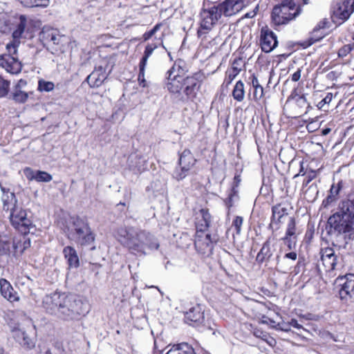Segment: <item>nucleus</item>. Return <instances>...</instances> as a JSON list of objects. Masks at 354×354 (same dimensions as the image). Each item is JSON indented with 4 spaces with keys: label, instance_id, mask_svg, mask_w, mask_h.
<instances>
[{
    "label": "nucleus",
    "instance_id": "f3484780",
    "mask_svg": "<svg viewBox=\"0 0 354 354\" xmlns=\"http://www.w3.org/2000/svg\"><path fill=\"white\" fill-rule=\"evenodd\" d=\"M274 241V238L268 237L263 243L256 257L258 263H267L271 260L275 251L274 243H272Z\"/></svg>",
    "mask_w": 354,
    "mask_h": 354
},
{
    "label": "nucleus",
    "instance_id": "69168bd1",
    "mask_svg": "<svg viewBox=\"0 0 354 354\" xmlns=\"http://www.w3.org/2000/svg\"><path fill=\"white\" fill-rule=\"evenodd\" d=\"M154 35L152 33V32L151 31V30L148 32H146L144 33L143 35V39H144V41H147L149 40L151 37H152Z\"/></svg>",
    "mask_w": 354,
    "mask_h": 354
},
{
    "label": "nucleus",
    "instance_id": "49530a36",
    "mask_svg": "<svg viewBox=\"0 0 354 354\" xmlns=\"http://www.w3.org/2000/svg\"><path fill=\"white\" fill-rule=\"evenodd\" d=\"M252 88L253 93L252 99L255 102H258L263 96V88L262 86H259L254 87Z\"/></svg>",
    "mask_w": 354,
    "mask_h": 354
},
{
    "label": "nucleus",
    "instance_id": "393cba45",
    "mask_svg": "<svg viewBox=\"0 0 354 354\" xmlns=\"http://www.w3.org/2000/svg\"><path fill=\"white\" fill-rule=\"evenodd\" d=\"M64 258L67 260L69 268H77L80 266V259L75 249L72 246H66L63 249Z\"/></svg>",
    "mask_w": 354,
    "mask_h": 354
},
{
    "label": "nucleus",
    "instance_id": "4be33fe9",
    "mask_svg": "<svg viewBox=\"0 0 354 354\" xmlns=\"http://www.w3.org/2000/svg\"><path fill=\"white\" fill-rule=\"evenodd\" d=\"M184 313L186 322L199 323L204 318L203 308L201 305L198 304L186 308Z\"/></svg>",
    "mask_w": 354,
    "mask_h": 354
},
{
    "label": "nucleus",
    "instance_id": "6e6d98bb",
    "mask_svg": "<svg viewBox=\"0 0 354 354\" xmlns=\"http://www.w3.org/2000/svg\"><path fill=\"white\" fill-rule=\"evenodd\" d=\"M145 67H143L142 71H141V64H139L138 81L140 82V84L145 82Z\"/></svg>",
    "mask_w": 354,
    "mask_h": 354
},
{
    "label": "nucleus",
    "instance_id": "f704fd0d",
    "mask_svg": "<svg viewBox=\"0 0 354 354\" xmlns=\"http://www.w3.org/2000/svg\"><path fill=\"white\" fill-rule=\"evenodd\" d=\"M27 19L24 15H21L19 17V23L18 24L16 30L12 32V38L19 40L22 34L24 32L26 26Z\"/></svg>",
    "mask_w": 354,
    "mask_h": 354
},
{
    "label": "nucleus",
    "instance_id": "f03ea898",
    "mask_svg": "<svg viewBox=\"0 0 354 354\" xmlns=\"http://www.w3.org/2000/svg\"><path fill=\"white\" fill-rule=\"evenodd\" d=\"M68 239L74 242L82 250H95V234L92 230L88 221L80 216L73 217L66 228Z\"/></svg>",
    "mask_w": 354,
    "mask_h": 354
},
{
    "label": "nucleus",
    "instance_id": "4d7b16f0",
    "mask_svg": "<svg viewBox=\"0 0 354 354\" xmlns=\"http://www.w3.org/2000/svg\"><path fill=\"white\" fill-rule=\"evenodd\" d=\"M234 198L232 196H229L224 201L226 206L227 207L228 209H230L234 205Z\"/></svg>",
    "mask_w": 354,
    "mask_h": 354
},
{
    "label": "nucleus",
    "instance_id": "20e7f679",
    "mask_svg": "<svg viewBox=\"0 0 354 354\" xmlns=\"http://www.w3.org/2000/svg\"><path fill=\"white\" fill-rule=\"evenodd\" d=\"M158 248L159 243L152 234L138 229L133 238H131V243L127 247L131 253L140 255L146 254V249L157 250Z\"/></svg>",
    "mask_w": 354,
    "mask_h": 354
},
{
    "label": "nucleus",
    "instance_id": "a19ab883",
    "mask_svg": "<svg viewBox=\"0 0 354 354\" xmlns=\"http://www.w3.org/2000/svg\"><path fill=\"white\" fill-rule=\"evenodd\" d=\"M10 81L6 80L0 75V97H3L8 94Z\"/></svg>",
    "mask_w": 354,
    "mask_h": 354
},
{
    "label": "nucleus",
    "instance_id": "72a5a7b5",
    "mask_svg": "<svg viewBox=\"0 0 354 354\" xmlns=\"http://www.w3.org/2000/svg\"><path fill=\"white\" fill-rule=\"evenodd\" d=\"M292 94L290 97H292L295 100L296 105L301 110H304V113H307L308 110L312 109V106H310V103L307 102L306 97L305 95H295V97H292Z\"/></svg>",
    "mask_w": 354,
    "mask_h": 354
},
{
    "label": "nucleus",
    "instance_id": "7ed1b4c3",
    "mask_svg": "<svg viewBox=\"0 0 354 354\" xmlns=\"http://www.w3.org/2000/svg\"><path fill=\"white\" fill-rule=\"evenodd\" d=\"M327 234L333 241H345L348 235L354 233V223L349 212L342 209V201L339 205V211L331 215L326 227Z\"/></svg>",
    "mask_w": 354,
    "mask_h": 354
},
{
    "label": "nucleus",
    "instance_id": "423d86ee",
    "mask_svg": "<svg viewBox=\"0 0 354 354\" xmlns=\"http://www.w3.org/2000/svg\"><path fill=\"white\" fill-rule=\"evenodd\" d=\"M20 41L13 39L6 44L8 54L0 55V66L12 74H18L21 71L22 65L17 57L18 47Z\"/></svg>",
    "mask_w": 354,
    "mask_h": 354
},
{
    "label": "nucleus",
    "instance_id": "412c9836",
    "mask_svg": "<svg viewBox=\"0 0 354 354\" xmlns=\"http://www.w3.org/2000/svg\"><path fill=\"white\" fill-rule=\"evenodd\" d=\"M107 75L104 69L102 66H100L95 68V69L87 76L85 82L89 84L90 87L97 88L102 85Z\"/></svg>",
    "mask_w": 354,
    "mask_h": 354
},
{
    "label": "nucleus",
    "instance_id": "ea45409f",
    "mask_svg": "<svg viewBox=\"0 0 354 354\" xmlns=\"http://www.w3.org/2000/svg\"><path fill=\"white\" fill-rule=\"evenodd\" d=\"M342 209L349 212L354 223V198L342 201Z\"/></svg>",
    "mask_w": 354,
    "mask_h": 354
},
{
    "label": "nucleus",
    "instance_id": "6ab92c4d",
    "mask_svg": "<svg viewBox=\"0 0 354 354\" xmlns=\"http://www.w3.org/2000/svg\"><path fill=\"white\" fill-rule=\"evenodd\" d=\"M278 41L275 34L270 30H261V46L265 53L271 52L277 46Z\"/></svg>",
    "mask_w": 354,
    "mask_h": 354
},
{
    "label": "nucleus",
    "instance_id": "c756f323",
    "mask_svg": "<svg viewBox=\"0 0 354 354\" xmlns=\"http://www.w3.org/2000/svg\"><path fill=\"white\" fill-rule=\"evenodd\" d=\"M9 98L13 100L15 103L23 104L27 101L28 98V93L18 87H14L10 94Z\"/></svg>",
    "mask_w": 354,
    "mask_h": 354
},
{
    "label": "nucleus",
    "instance_id": "cd10ccee",
    "mask_svg": "<svg viewBox=\"0 0 354 354\" xmlns=\"http://www.w3.org/2000/svg\"><path fill=\"white\" fill-rule=\"evenodd\" d=\"M3 209L5 211H10L12 207L17 206V199L14 192L8 190L7 194H2Z\"/></svg>",
    "mask_w": 354,
    "mask_h": 354
},
{
    "label": "nucleus",
    "instance_id": "6e6552de",
    "mask_svg": "<svg viewBox=\"0 0 354 354\" xmlns=\"http://www.w3.org/2000/svg\"><path fill=\"white\" fill-rule=\"evenodd\" d=\"M201 21L200 28L197 31L199 38L205 39L206 35L213 28L217 21L221 18L216 5L209 8H203L201 12Z\"/></svg>",
    "mask_w": 354,
    "mask_h": 354
},
{
    "label": "nucleus",
    "instance_id": "3c124183",
    "mask_svg": "<svg viewBox=\"0 0 354 354\" xmlns=\"http://www.w3.org/2000/svg\"><path fill=\"white\" fill-rule=\"evenodd\" d=\"M243 221V217L237 216L232 222V225L235 227L237 234L241 233Z\"/></svg>",
    "mask_w": 354,
    "mask_h": 354
},
{
    "label": "nucleus",
    "instance_id": "4468645a",
    "mask_svg": "<svg viewBox=\"0 0 354 354\" xmlns=\"http://www.w3.org/2000/svg\"><path fill=\"white\" fill-rule=\"evenodd\" d=\"M288 214V205L286 203H278L272 207V216L268 228L274 232L280 228L283 218Z\"/></svg>",
    "mask_w": 354,
    "mask_h": 354
},
{
    "label": "nucleus",
    "instance_id": "864d4df0",
    "mask_svg": "<svg viewBox=\"0 0 354 354\" xmlns=\"http://www.w3.org/2000/svg\"><path fill=\"white\" fill-rule=\"evenodd\" d=\"M249 79L251 80L250 84L252 88L262 86L260 85L259 80L254 74H252Z\"/></svg>",
    "mask_w": 354,
    "mask_h": 354
},
{
    "label": "nucleus",
    "instance_id": "f257e3e1",
    "mask_svg": "<svg viewBox=\"0 0 354 354\" xmlns=\"http://www.w3.org/2000/svg\"><path fill=\"white\" fill-rule=\"evenodd\" d=\"M44 303L49 314L65 322L78 320L81 315H85L89 310L86 301L74 295L61 294L57 291L47 295Z\"/></svg>",
    "mask_w": 354,
    "mask_h": 354
},
{
    "label": "nucleus",
    "instance_id": "f8f14e48",
    "mask_svg": "<svg viewBox=\"0 0 354 354\" xmlns=\"http://www.w3.org/2000/svg\"><path fill=\"white\" fill-rule=\"evenodd\" d=\"M10 331L13 338L22 346L32 349L35 346V339L31 337V328H26L21 324L10 325Z\"/></svg>",
    "mask_w": 354,
    "mask_h": 354
},
{
    "label": "nucleus",
    "instance_id": "338daca9",
    "mask_svg": "<svg viewBox=\"0 0 354 354\" xmlns=\"http://www.w3.org/2000/svg\"><path fill=\"white\" fill-rule=\"evenodd\" d=\"M27 84L26 80L21 79L18 81L17 84L15 86V87H18L19 88H22L23 86H26Z\"/></svg>",
    "mask_w": 354,
    "mask_h": 354
},
{
    "label": "nucleus",
    "instance_id": "79ce46f5",
    "mask_svg": "<svg viewBox=\"0 0 354 354\" xmlns=\"http://www.w3.org/2000/svg\"><path fill=\"white\" fill-rule=\"evenodd\" d=\"M55 85L52 82L39 80L38 82V89L41 91L49 92L54 89Z\"/></svg>",
    "mask_w": 354,
    "mask_h": 354
},
{
    "label": "nucleus",
    "instance_id": "bf43d9fd",
    "mask_svg": "<svg viewBox=\"0 0 354 354\" xmlns=\"http://www.w3.org/2000/svg\"><path fill=\"white\" fill-rule=\"evenodd\" d=\"M259 9V7L258 6H256L255 8L251 11V12H247L246 14H245V15L243 16V18H253L256 14H257V11Z\"/></svg>",
    "mask_w": 354,
    "mask_h": 354
},
{
    "label": "nucleus",
    "instance_id": "39448f33",
    "mask_svg": "<svg viewBox=\"0 0 354 354\" xmlns=\"http://www.w3.org/2000/svg\"><path fill=\"white\" fill-rule=\"evenodd\" d=\"M301 8L294 2H282L275 6L272 12V20L274 25L280 26L288 24L301 14Z\"/></svg>",
    "mask_w": 354,
    "mask_h": 354
},
{
    "label": "nucleus",
    "instance_id": "aec40b11",
    "mask_svg": "<svg viewBox=\"0 0 354 354\" xmlns=\"http://www.w3.org/2000/svg\"><path fill=\"white\" fill-rule=\"evenodd\" d=\"M138 229L133 227L121 226L115 232V239L124 248L131 243V238L136 235Z\"/></svg>",
    "mask_w": 354,
    "mask_h": 354
},
{
    "label": "nucleus",
    "instance_id": "a878e982",
    "mask_svg": "<svg viewBox=\"0 0 354 354\" xmlns=\"http://www.w3.org/2000/svg\"><path fill=\"white\" fill-rule=\"evenodd\" d=\"M297 236V227L296 221L295 217H289L288 222L287 223L286 232L285 236L282 238V240L288 244V247L290 248V243L292 240L295 239Z\"/></svg>",
    "mask_w": 354,
    "mask_h": 354
},
{
    "label": "nucleus",
    "instance_id": "e433bc0d",
    "mask_svg": "<svg viewBox=\"0 0 354 354\" xmlns=\"http://www.w3.org/2000/svg\"><path fill=\"white\" fill-rule=\"evenodd\" d=\"M241 63V59H236L234 60L232 65L231 71L228 73L229 83H230L241 71L240 67Z\"/></svg>",
    "mask_w": 354,
    "mask_h": 354
},
{
    "label": "nucleus",
    "instance_id": "1a4fd4ad",
    "mask_svg": "<svg viewBox=\"0 0 354 354\" xmlns=\"http://www.w3.org/2000/svg\"><path fill=\"white\" fill-rule=\"evenodd\" d=\"M10 212L11 225L21 233L28 234L33 225L32 221L27 217L26 211L17 205L12 207Z\"/></svg>",
    "mask_w": 354,
    "mask_h": 354
},
{
    "label": "nucleus",
    "instance_id": "bb28decb",
    "mask_svg": "<svg viewBox=\"0 0 354 354\" xmlns=\"http://www.w3.org/2000/svg\"><path fill=\"white\" fill-rule=\"evenodd\" d=\"M343 187V182L342 180L339 181L337 185H332L330 189V194L323 201L322 205L325 207L329 205L333 202L336 201L337 196H338L340 190Z\"/></svg>",
    "mask_w": 354,
    "mask_h": 354
},
{
    "label": "nucleus",
    "instance_id": "473e14b6",
    "mask_svg": "<svg viewBox=\"0 0 354 354\" xmlns=\"http://www.w3.org/2000/svg\"><path fill=\"white\" fill-rule=\"evenodd\" d=\"M0 292L6 300L11 303L18 301L20 299V294L15 289H0Z\"/></svg>",
    "mask_w": 354,
    "mask_h": 354
},
{
    "label": "nucleus",
    "instance_id": "13d9d810",
    "mask_svg": "<svg viewBox=\"0 0 354 354\" xmlns=\"http://www.w3.org/2000/svg\"><path fill=\"white\" fill-rule=\"evenodd\" d=\"M301 71L299 68L296 72H295L291 76L292 81H293V82L299 81L301 77Z\"/></svg>",
    "mask_w": 354,
    "mask_h": 354
},
{
    "label": "nucleus",
    "instance_id": "774afa93",
    "mask_svg": "<svg viewBox=\"0 0 354 354\" xmlns=\"http://www.w3.org/2000/svg\"><path fill=\"white\" fill-rule=\"evenodd\" d=\"M182 348H171L167 352L166 354H180Z\"/></svg>",
    "mask_w": 354,
    "mask_h": 354
},
{
    "label": "nucleus",
    "instance_id": "0eeeda50",
    "mask_svg": "<svg viewBox=\"0 0 354 354\" xmlns=\"http://www.w3.org/2000/svg\"><path fill=\"white\" fill-rule=\"evenodd\" d=\"M354 12V0H337L331 6L330 19L339 26L347 21Z\"/></svg>",
    "mask_w": 354,
    "mask_h": 354
},
{
    "label": "nucleus",
    "instance_id": "0e129e2a",
    "mask_svg": "<svg viewBox=\"0 0 354 354\" xmlns=\"http://www.w3.org/2000/svg\"><path fill=\"white\" fill-rule=\"evenodd\" d=\"M229 196H232L234 198H238V189L237 187H232V188L230 190V192L229 194Z\"/></svg>",
    "mask_w": 354,
    "mask_h": 354
},
{
    "label": "nucleus",
    "instance_id": "b1692460",
    "mask_svg": "<svg viewBox=\"0 0 354 354\" xmlns=\"http://www.w3.org/2000/svg\"><path fill=\"white\" fill-rule=\"evenodd\" d=\"M30 247V241L25 236L14 238L12 242V248L13 256L17 257L24 253V252Z\"/></svg>",
    "mask_w": 354,
    "mask_h": 354
},
{
    "label": "nucleus",
    "instance_id": "5fc2aeb1",
    "mask_svg": "<svg viewBox=\"0 0 354 354\" xmlns=\"http://www.w3.org/2000/svg\"><path fill=\"white\" fill-rule=\"evenodd\" d=\"M180 354H195L194 349L189 346L188 345H185L181 349Z\"/></svg>",
    "mask_w": 354,
    "mask_h": 354
},
{
    "label": "nucleus",
    "instance_id": "5701e85b",
    "mask_svg": "<svg viewBox=\"0 0 354 354\" xmlns=\"http://www.w3.org/2000/svg\"><path fill=\"white\" fill-rule=\"evenodd\" d=\"M199 215L201 218L198 217L196 218V232L203 233L209 227L212 223V216L209 209L206 208L201 209Z\"/></svg>",
    "mask_w": 354,
    "mask_h": 354
},
{
    "label": "nucleus",
    "instance_id": "2f4dec72",
    "mask_svg": "<svg viewBox=\"0 0 354 354\" xmlns=\"http://www.w3.org/2000/svg\"><path fill=\"white\" fill-rule=\"evenodd\" d=\"M233 98L237 102H242L245 97V88L244 84L241 80L238 81L233 90H232Z\"/></svg>",
    "mask_w": 354,
    "mask_h": 354
},
{
    "label": "nucleus",
    "instance_id": "680f3d73",
    "mask_svg": "<svg viewBox=\"0 0 354 354\" xmlns=\"http://www.w3.org/2000/svg\"><path fill=\"white\" fill-rule=\"evenodd\" d=\"M289 325L297 329L303 328L302 326L299 324L295 319H291V321L289 322Z\"/></svg>",
    "mask_w": 354,
    "mask_h": 354
},
{
    "label": "nucleus",
    "instance_id": "e2e57ef3",
    "mask_svg": "<svg viewBox=\"0 0 354 354\" xmlns=\"http://www.w3.org/2000/svg\"><path fill=\"white\" fill-rule=\"evenodd\" d=\"M284 257L287 258V259H290L293 261H295L297 259V254L295 252H291L286 254Z\"/></svg>",
    "mask_w": 354,
    "mask_h": 354
},
{
    "label": "nucleus",
    "instance_id": "603ef678",
    "mask_svg": "<svg viewBox=\"0 0 354 354\" xmlns=\"http://www.w3.org/2000/svg\"><path fill=\"white\" fill-rule=\"evenodd\" d=\"M24 173L28 180H35L37 171H34L30 167H26L24 170Z\"/></svg>",
    "mask_w": 354,
    "mask_h": 354
},
{
    "label": "nucleus",
    "instance_id": "a18cd8bd",
    "mask_svg": "<svg viewBox=\"0 0 354 354\" xmlns=\"http://www.w3.org/2000/svg\"><path fill=\"white\" fill-rule=\"evenodd\" d=\"M330 22L328 19L324 18L317 23L313 30V33H315L322 29L329 28Z\"/></svg>",
    "mask_w": 354,
    "mask_h": 354
},
{
    "label": "nucleus",
    "instance_id": "9d476101",
    "mask_svg": "<svg viewBox=\"0 0 354 354\" xmlns=\"http://www.w3.org/2000/svg\"><path fill=\"white\" fill-rule=\"evenodd\" d=\"M205 78V75L201 72L196 73L192 76L185 77L183 93L186 97L182 96L180 100L185 101L189 99L193 100L195 98Z\"/></svg>",
    "mask_w": 354,
    "mask_h": 354
},
{
    "label": "nucleus",
    "instance_id": "7c9ffc66",
    "mask_svg": "<svg viewBox=\"0 0 354 354\" xmlns=\"http://www.w3.org/2000/svg\"><path fill=\"white\" fill-rule=\"evenodd\" d=\"M335 284L339 288H354V274H348L338 277L335 281Z\"/></svg>",
    "mask_w": 354,
    "mask_h": 354
},
{
    "label": "nucleus",
    "instance_id": "ddd939ff",
    "mask_svg": "<svg viewBox=\"0 0 354 354\" xmlns=\"http://www.w3.org/2000/svg\"><path fill=\"white\" fill-rule=\"evenodd\" d=\"M250 0H225L216 6L221 16L231 17L247 6Z\"/></svg>",
    "mask_w": 354,
    "mask_h": 354
},
{
    "label": "nucleus",
    "instance_id": "9b49d317",
    "mask_svg": "<svg viewBox=\"0 0 354 354\" xmlns=\"http://www.w3.org/2000/svg\"><path fill=\"white\" fill-rule=\"evenodd\" d=\"M196 159L189 149H185L178 159L179 167H176L173 172V177L177 180L184 179L190 169L195 165Z\"/></svg>",
    "mask_w": 354,
    "mask_h": 354
},
{
    "label": "nucleus",
    "instance_id": "58836bf2",
    "mask_svg": "<svg viewBox=\"0 0 354 354\" xmlns=\"http://www.w3.org/2000/svg\"><path fill=\"white\" fill-rule=\"evenodd\" d=\"M12 248V242L9 240H0V255H9Z\"/></svg>",
    "mask_w": 354,
    "mask_h": 354
},
{
    "label": "nucleus",
    "instance_id": "37998d69",
    "mask_svg": "<svg viewBox=\"0 0 354 354\" xmlns=\"http://www.w3.org/2000/svg\"><path fill=\"white\" fill-rule=\"evenodd\" d=\"M268 320H263V322L268 323L270 322L272 324H277L279 326L280 325L279 320L281 319L279 315L274 311L270 310L268 313V316L266 317Z\"/></svg>",
    "mask_w": 354,
    "mask_h": 354
},
{
    "label": "nucleus",
    "instance_id": "c9c22d12",
    "mask_svg": "<svg viewBox=\"0 0 354 354\" xmlns=\"http://www.w3.org/2000/svg\"><path fill=\"white\" fill-rule=\"evenodd\" d=\"M157 48V45L155 44H148L145 47V50L144 51V55L142 57L140 64H141V71H142L143 67H145L147 63V60L149 57L151 55L153 50Z\"/></svg>",
    "mask_w": 354,
    "mask_h": 354
},
{
    "label": "nucleus",
    "instance_id": "8fccbe9b",
    "mask_svg": "<svg viewBox=\"0 0 354 354\" xmlns=\"http://www.w3.org/2000/svg\"><path fill=\"white\" fill-rule=\"evenodd\" d=\"M333 99V94L328 93L325 97L322 100L317 104V106L319 109H323L325 104H329Z\"/></svg>",
    "mask_w": 354,
    "mask_h": 354
},
{
    "label": "nucleus",
    "instance_id": "09e8293b",
    "mask_svg": "<svg viewBox=\"0 0 354 354\" xmlns=\"http://www.w3.org/2000/svg\"><path fill=\"white\" fill-rule=\"evenodd\" d=\"M354 44H347L341 48L338 51L339 57H345L353 50Z\"/></svg>",
    "mask_w": 354,
    "mask_h": 354
},
{
    "label": "nucleus",
    "instance_id": "4c0bfd02",
    "mask_svg": "<svg viewBox=\"0 0 354 354\" xmlns=\"http://www.w3.org/2000/svg\"><path fill=\"white\" fill-rule=\"evenodd\" d=\"M53 176L46 171L37 170V174L35 180L39 183H48L51 181Z\"/></svg>",
    "mask_w": 354,
    "mask_h": 354
},
{
    "label": "nucleus",
    "instance_id": "2eb2a0df",
    "mask_svg": "<svg viewBox=\"0 0 354 354\" xmlns=\"http://www.w3.org/2000/svg\"><path fill=\"white\" fill-rule=\"evenodd\" d=\"M216 242V240L212 239L209 234L196 232L194 245L199 253L209 256L212 254L214 243Z\"/></svg>",
    "mask_w": 354,
    "mask_h": 354
},
{
    "label": "nucleus",
    "instance_id": "dca6fc26",
    "mask_svg": "<svg viewBox=\"0 0 354 354\" xmlns=\"http://www.w3.org/2000/svg\"><path fill=\"white\" fill-rule=\"evenodd\" d=\"M320 254L323 265L328 270H335L336 266L339 264V261L342 260V257L337 255L334 249L332 248L322 249Z\"/></svg>",
    "mask_w": 354,
    "mask_h": 354
},
{
    "label": "nucleus",
    "instance_id": "de8ad7c7",
    "mask_svg": "<svg viewBox=\"0 0 354 354\" xmlns=\"http://www.w3.org/2000/svg\"><path fill=\"white\" fill-rule=\"evenodd\" d=\"M354 289H351L349 291L348 289H339V295L342 300L347 301L352 297Z\"/></svg>",
    "mask_w": 354,
    "mask_h": 354
},
{
    "label": "nucleus",
    "instance_id": "a211bd4d",
    "mask_svg": "<svg viewBox=\"0 0 354 354\" xmlns=\"http://www.w3.org/2000/svg\"><path fill=\"white\" fill-rule=\"evenodd\" d=\"M173 73L174 68H171L167 72V79L168 80L167 84V89L170 93L180 94L183 89L185 77H183L180 74H177L174 77H171Z\"/></svg>",
    "mask_w": 354,
    "mask_h": 354
},
{
    "label": "nucleus",
    "instance_id": "c85d7f7f",
    "mask_svg": "<svg viewBox=\"0 0 354 354\" xmlns=\"http://www.w3.org/2000/svg\"><path fill=\"white\" fill-rule=\"evenodd\" d=\"M41 39L47 44H59L61 37L55 30H43L40 33Z\"/></svg>",
    "mask_w": 354,
    "mask_h": 354
},
{
    "label": "nucleus",
    "instance_id": "c03bdc74",
    "mask_svg": "<svg viewBox=\"0 0 354 354\" xmlns=\"http://www.w3.org/2000/svg\"><path fill=\"white\" fill-rule=\"evenodd\" d=\"M176 67H178V74H184L186 72H188L189 68L187 66V64L184 60L178 59L176 61L172 68H174V70Z\"/></svg>",
    "mask_w": 354,
    "mask_h": 354
},
{
    "label": "nucleus",
    "instance_id": "052dcab7",
    "mask_svg": "<svg viewBox=\"0 0 354 354\" xmlns=\"http://www.w3.org/2000/svg\"><path fill=\"white\" fill-rule=\"evenodd\" d=\"M221 41H222V39L219 36H217V37H214L211 41H209V45L212 47L214 46H216L220 42H221Z\"/></svg>",
    "mask_w": 354,
    "mask_h": 354
}]
</instances>
